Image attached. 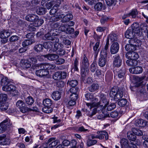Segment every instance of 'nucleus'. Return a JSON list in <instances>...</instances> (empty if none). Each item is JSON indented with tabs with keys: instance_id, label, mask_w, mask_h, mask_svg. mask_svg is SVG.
<instances>
[{
	"instance_id": "1",
	"label": "nucleus",
	"mask_w": 148,
	"mask_h": 148,
	"mask_svg": "<svg viewBox=\"0 0 148 148\" xmlns=\"http://www.w3.org/2000/svg\"><path fill=\"white\" fill-rule=\"evenodd\" d=\"M106 95L103 94L100 95V101L97 103H86V105L90 109L94 107L98 106L97 108H100L102 110L105 108V106L107 103Z\"/></svg>"
},
{
	"instance_id": "2",
	"label": "nucleus",
	"mask_w": 148,
	"mask_h": 148,
	"mask_svg": "<svg viewBox=\"0 0 148 148\" xmlns=\"http://www.w3.org/2000/svg\"><path fill=\"white\" fill-rule=\"evenodd\" d=\"M110 96L116 101L121 98L123 96L122 91L120 89L117 90V88H112L110 92Z\"/></svg>"
},
{
	"instance_id": "3",
	"label": "nucleus",
	"mask_w": 148,
	"mask_h": 148,
	"mask_svg": "<svg viewBox=\"0 0 148 148\" xmlns=\"http://www.w3.org/2000/svg\"><path fill=\"white\" fill-rule=\"evenodd\" d=\"M2 89L4 91L10 92L12 96H15L18 95L19 92L16 87L10 83L3 86Z\"/></svg>"
},
{
	"instance_id": "4",
	"label": "nucleus",
	"mask_w": 148,
	"mask_h": 148,
	"mask_svg": "<svg viewBox=\"0 0 148 148\" xmlns=\"http://www.w3.org/2000/svg\"><path fill=\"white\" fill-rule=\"evenodd\" d=\"M16 106L20 109L21 112L25 113L28 111H34L35 110L33 108H28L26 107L24 102L21 100H18L16 103Z\"/></svg>"
},
{
	"instance_id": "5",
	"label": "nucleus",
	"mask_w": 148,
	"mask_h": 148,
	"mask_svg": "<svg viewBox=\"0 0 148 148\" xmlns=\"http://www.w3.org/2000/svg\"><path fill=\"white\" fill-rule=\"evenodd\" d=\"M38 65L40 69L36 71L35 74L37 76L40 77H42L47 75L49 74V72L48 70L45 68H42L43 66L42 64H38Z\"/></svg>"
},
{
	"instance_id": "6",
	"label": "nucleus",
	"mask_w": 148,
	"mask_h": 148,
	"mask_svg": "<svg viewBox=\"0 0 148 148\" xmlns=\"http://www.w3.org/2000/svg\"><path fill=\"white\" fill-rule=\"evenodd\" d=\"M67 73L64 71H58L56 72L53 75V78L55 80H59L65 79Z\"/></svg>"
},
{
	"instance_id": "7",
	"label": "nucleus",
	"mask_w": 148,
	"mask_h": 148,
	"mask_svg": "<svg viewBox=\"0 0 148 148\" xmlns=\"http://www.w3.org/2000/svg\"><path fill=\"white\" fill-rule=\"evenodd\" d=\"M97 134L98 135H91V136L92 138L93 139L95 138H98L100 139H102L103 138L105 137L106 140L108 139V133L105 131L98 132H97Z\"/></svg>"
},
{
	"instance_id": "8",
	"label": "nucleus",
	"mask_w": 148,
	"mask_h": 148,
	"mask_svg": "<svg viewBox=\"0 0 148 148\" xmlns=\"http://www.w3.org/2000/svg\"><path fill=\"white\" fill-rule=\"evenodd\" d=\"M12 125L10 123V120L6 119L0 123V134L2 133L5 131L7 127H9Z\"/></svg>"
},
{
	"instance_id": "9",
	"label": "nucleus",
	"mask_w": 148,
	"mask_h": 148,
	"mask_svg": "<svg viewBox=\"0 0 148 148\" xmlns=\"http://www.w3.org/2000/svg\"><path fill=\"white\" fill-rule=\"evenodd\" d=\"M113 65L115 67H119L121 66L122 64V60L120 57L118 55L114 56Z\"/></svg>"
},
{
	"instance_id": "10",
	"label": "nucleus",
	"mask_w": 148,
	"mask_h": 148,
	"mask_svg": "<svg viewBox=\"0 0 148 148\" xmlns=\"http://www.w3.org/2000/svg\"><path fill=\"white\" fill-rule=\"evenodd\" d=\"M29 58L28 59V61L29 62L32 63H35L37 62V59H38L39 61H42V56L39 55H34L32 56V55H29Z\"/></svg>"
},
{
	"instance_id": "11",
	"label": "nucleus",
	"mask_w": 148,
	"mask_h": 148,
	"mask_svg": "<svg viewBox=\"0 0 148 148\" xmlns=\"http://www.w3.org/2000/svg\"><path fill=\"white\" fill-rule=\"evenodd\" d=\"M82 67L83 69L81 70L82 73L83 72V73L85 71V69L88 68L89 66V63L87 58L85 54L84 56L83 59L82 60Z\"/></svg>"
},
{
	"instance_id": "12",
	"label": "nucleus",
	"mask_w": 148,
	"mask_h": 148,
	"mask_svg": "<svg viewBox=\"0 0 148 148\" xmlns=\"http://www.w3.org/2000/svg\"><path fill=\"white\" fill-rule=\"evenodd\" d=\"M43 39L45 40H51L52 41L51 42L53 41L56 42L59 41V39L58 38L53 36H51L49 32L47 33L43 37Z\"/></svg>"
},
{
	"instance_id": "13",
	"label": "nucleus",
	"mask_w": 148,
	"mask_h": 148,
	"mask_svg": "<svg viewBox=\"0 0 148 148\" xmlns=\"http://www.w3.org/2000/svg\"><path fill=\"white\" fill-rule=\"evenodd\" d=\"M130 28L135 32L136 34L138 35L140 34L141 29L139 25L137 23L133 24L131 25V28Z\"/></svg>"
},
{
	"instance_id": "14",
	"label": "nucleus",
	"mask_w": 148,
	"mask_h": 148,
	"mask_svg": "<svg viewBox=\"0 0 148 148\" xmlns=\"http://www.w3.org/2000/svg\"><path fill=\"white\" fill-rule=\"evenodd\" d=\"M136 33L132 29L129 28L125 33V37L129 39H133L135 37Z\"/></svg>"
},
{
	"instance_id": "15",
	"label": "nucleus",
	"mask_w": 148,
	"mask_h": 148,
	"mask_svg": "<svg viewBox=\"0 0 148 148\" xmlns=\"http://www.w3.org/2000/svg\"><path fill=\"white\" fill-rule=\"evenodd\" d=\"M42 58L45 57L49 60L54 61L59 58V56L55 54H48L47 55H42Z\"/></svg>"
},
{
	"instance_id": "16",
	"label": "nucleus",
	"mask_w": 148,
	"mask_h": 148,
	"mask_svg": "<svg viewBox=\"0 0 148 148\" xmlns=\"http://www.w3.org/2000/svg\"><path fill=\"white\" fill-rule=\"evenodd\" d=\"M107 57L105 56H103L102 55H101L98 62L99 65L100 67H103L107 62Z\"/></svg>"
},
{
	"instance_id": "17",
	"label": "nucleus",
	"mask_w": 148,
	"mask_h": 148,
	"mask_svg": "<svg viewBox=\"0 0 148 148\" xmlns=\"http://www.w3.org/2000/svg\"><path fill=\"white\" fill-rule=\"evenodd\" d=\"M119 48V45L117 42H114L111 45L110 47V52L112 54L117 53Z\"/></svg>"
},
{
	"instance_id": "18",
	"label": "nucleus",
	"mask_w": 148,
	"mask_h": 148,
	"mask_svg": "<svg viewBox=\"0 0 148 148\" xmlns=\"http://www.w3.org/2000/svg\"><path fill=\"white\" fill-rule=\"evenodd\" d=\"M85 97L87 100H90L92 101H94L92 103H96L98 100L97 98L94 97V95L92 93H91L89 92L86 94L85 95Z\"/></svg>"
},
{
	"instance_id": "19",
	"label": "nucleus",
	"mask_w": 148,
	"mask_h": 148,
	"mask_svg": "<svg viewBox=\"0 0 148 148\" xmlns=\"http://www.w3.org/2000/svg\"><path fill=\"white\" fill-rule=\"evenodd\" d=\"M73 18V16L72 14L71 13H68L62 18L61 21L62 23H67L72 20Z\"/></svg>"
},
{
	"instance_id": "20",
	"label": "nucleus",
	"mask_w": 148,
	"mask_h": 148,
	"mask_svg": "<svg viewBox=\"0 0 148 148\" xmlns=\"http://www.w3.org/2000/svg\"><path fill=\"white\" fill-rule=\"evenodd\" d=\"M147 124V122L143 119H140L136 120L135 122V125L138 127H144Z\"/></svg>"
},
{
	"instance_id": "21",
	"label": "nucleus",
	"mask_w": 148,
	"mask_h": 148,
	"mask_svg": "<svg viewBox=\"0 0 148 148\" xmlns=\"http://www.w3.org/2000/svg\"><path fill=\"white\" fill-rule=\"evenodd\" d=\"M143 70V68L141 66H137L129 69V71L131 73L135 74H138L141 73Z\"/></svg>"
},
{
	"instance_id": "22",
	"label": "nucleus",
	"mask_w": 148,
	"mask_h": 148,
	"mask_svg": "<svg viewBox=\"0 0 148 148\" xmlns=\"http://www.w3.org/2000/svg\"><path fill=\"white\" fill-rule=\"evenodd\" d=\"M58 143V141L55 140V138H51L49 139L46 142L47 146H49V147H52L55 146Z\"/></svg>"
},
{
	"instance_id": "23",
	"label": "nucleus",
	"mask_w": 148,
	"mask_h": 148,
	"mask_svg": "<svg viewBox=\"0 0 148 148\" xmlns=\"http://www.w3.org/2000/svg\"><path fill=\"white\" fill-rule=\"evenodd\" d=\"M38 18V16L35 14H31L27 15L25 17V19L28 21L34 22L35 20Z\"/></svg>"
},
{
	"instance_id": "24",
	"label": "nucleus",
	"mask_w": 148,
	"mask_h": 148,
	"mask_svg": "<svg viewBox=\"0 0 148 148\" xmlns=\"http://www.w3.org/2000/svg\"><path fill=\"white\" fill-rule=\"evenodd\" d=\"M120 143L121 146L122 148H127L129 146L131 148L132 146V145L131 144L130 145L129 144L127 140L125 138L122 139L121 140Z\"/></svg>"
},
{
	"instance_id": "25",
	"label": "nucleus",
	"mask_w": 148,
	"mask_h": 148,
	"mask_svg": "<svg viewBox=\"0 0 148 148\" xmlns=\"http://www.w3.org/2000/svg\"><path fill=\"white\" fill-rule=\"evenodd\" d=\"M43 65L42 68H45L48 71L49 70L54 69L56 66L54 64H50L49 63L42 64Z\"/></svg>"
},
{
	"instance_id": "26",
	"label": "nucleus",
	"mask_w": 148,
	"mask_h": 148,
	"mask_svg": "<svg viewBox=\"0 0 148 148\" xmlns=\"http://www.w3.org/2000/svg\"><path fill=\"white\" fill-rule=\"evenodd\" d=\"M63 24L62 26L60 28L62 31H64L66 28L72 27L75 24V23L73 21H69V22Z\"/></svg>"
},
{
	"instance_id": "27",
	"label": "nucleus",
	"mask_w": 148,
	"mask_h": 148,
	"mask_svg": "<svg viewBox=\"0 0 148 148\" xmlns=\"http://www.w3.org/2000/svg\"><path fill=\"white\" fill-rule=\"evenodd\" d=\"M127 137L130 140L135 141L136 138V136L133 131L128 132L127 133Z\"/></svg>"
},
{
	"instance_id": "28",
	"label": "nucleus",
	"mask_w": 148,
	"mask_h": 148,
	"mask_svg": "<svg viewBox=\"0 0 148 148\" xmlns=\"http://www.w3.org/2000/svg\"><path fill=\"white\" fill-rule=\"evenodd\" d=\"M99 88V86L97 84H93L88 87L89 90L93 92L97 90Z\"/></svg>"
},
{
	"instance_id": "29",
	"label": "nucleus",
	"mask_w": 148,
	"mask_h": 148,
	"mask_svg": "<svg viewBox=\"0 0 148 148\" xmlns=\"http://www.w3.org/2000/svg\"><path fill=\"white\" fill-rule=\"evenodd\" d=\"M52 98L55 100H58L61 97L60 93L58 91L54 92L52 94Z\"/></svg>"
},
{
	"instance_id": "30",
	"label": "nucleus",
	"mask_w": 148,
	"mask_h": 148,
	"mask_svg": "<svg viewBox=\"0 0 148 148\" xmlns=\"http://www.w3.org/2000/svg\"><path fill=\"white\" fill-rule=\"evenodd\" d=\"M126 63L128 66H133L136 65L138 62L136 60L130 59L127 60L126 62Z\"/></svg>"
},
{
	"instance_id": "31",
	"label": "nucleus",
	"mask_w": 148,
	"mask_h": 148,
	"mask_svg": "<svg viewBox=\"0 0 148 148\" xmlns=\"http://www.w3.org/2000/svg\"><path fill=\"white\" fill-rule=\"evenodd\" d=\"M125 49L129 52H132L135 50V47L132 44H127L125 46Z\"/></svg>"
},
{
	"instance_id": "32",
	"label": "nucleus",
	"mask_w": 148,
	"mask_h": 148,
	"mask_svg": "<svg viewBox=\"0 0 148 148\" xmlns=\"http://www.w3.org/2000/svg\"><path fill=\"white\" fill-rule=\"evenodd\" d=\"M52 103V101L49 98L45 99L43 101V104L45 106H51Z\"/></svg>"
},
{
	"instance_id": "33",
	"label": "nucleus",
	"mask_w": 148,
	"mask_h": 148,
	"mask_svg": "<svg viewBox=\"0 0 148 148\" xmlns=\"http://www.w3.org/2000/svg\"><path fill=\"white\" fill-rule=\"evenodd\" d=\"M7 98V95L6 94H0V104H2L5 103Z\"/></svg>"
},
{
	"instance_id": "34",
	"label": "nucleus",
	"mask_w": 148,
	"mask_h": 148,
	"mask_svg": "<svg viewBox=\"0 0 148 148\" xmlns=\"http://www.w3.org/2000/svg\"><path fill=\"white\" fill-rule=\"evenodd\" d=\"M107 107V109L109 111L113 110L116 107V105L114 103H109L107 102L106 105L105 106V108Z\"/></svg>"
},
{
	"instance_id": "35",
	"label": "nucleus",
	"mask_w": 148,
	"mask_h": 148,
	"mask_svg": "<svg viewBox=\"0 0 148 148\" xmlns=\"http://www.w3.org/2000/svg\"><path fill=\"white\" fill-rule=\"evenodd\" d=\"M59 40L58 42H56L53 41L52 43H54V47L55 48V50L56 51L58 50V49H60L62 48L63 47V45L61 43L59 42Z\"/></svg>"
},
{
	"instance_id": "36",
	"label": "nucleus",
	"mask_w": 148,
	"mask_h": 148,
	"mask_svg": "<svg viewBox=\"0 0 148 148\" xmlns=\"http://www.w3.org/2000/svg\"><path fill=\"white\" fill-rule=\"evenodd\" d=\"M43 48V46L42 44H37L36 45L34 48V50L37 52L42 51Z\"/></svg>"
},
{
	"instance_id": "37",
	"label": "nucleus",
	"mask_w": 148,
	"mask_h": 148,
	"mask_svg": "<svg viewBox=\"0 0 148 148\" xmlns=\"http://www.w3.org/2000/svg\"><path fill=\"white\" fill-rule=\"evenodd\" d=\"M11 34L10 32L8 31H4L0 35V37L1 38H8Z\"/></svg>"
},
{
	"instance_id": "38",
	"label": "nucleus",
	"mask_w": 148,
	"mask_h": 148,
	"mask_svg": "<svg viewBox=\"0 0 148 148\" xmlns=\"http://www.w3.org/2000/svg\"><path fill=\"white\" fill-rule=\"evenodd\" d=\"M34 42L31 40H25L22 42V45L23 47L29 45L34 43Z\"/></svg>"
},
{
	"instance_id": "39",
	"label": "nucleus",
	"mask_w": 148,
	"mask_h": 148,
	"mask_svg": "<svg viewBox=\"0 0 148 148\" xmlns=\"http://www.w3.org/2000/svg\"><path fill=\"white\" fill-rule=\"evenodd\" d=\"M108 38L112 42H114L117 40V36L114 33H111L109 35Z\"/></svg>"
},
{
	"instance_id": "40",
	"label": "nucleus",
	"mask_w": 148,
	"mask_h": 148,
	"mask_svg": "<svg viewBox=\"0 0 148 148\" xmlns=\"http://www.w3.org/2000/svg\"><path fill=\"white\" fill-rule=\"evenodd\" d=\"M62 25L63 24H62L60 23L54 22L52 23L51 26L52 28H58L59 29L62 31V30L60 28Z\"/></svg>"
},
{
	"instance_id": "41",
	"label": "nucleus",
	"mask_w": 148,
	"mask_h": 148,
	"mask_svg": "<svg viewBox=\"0 0 148 148\" xmlns=\"http://www.w3.org/2000/svg\"><path fill=\"white\" fill-rule=\"evenodd\" d=\"M42 110L45 113H49L53 111V109L51 106H45L42 108Z\"/></svg>"
},
{
	"instance_id": "42",
	"label": "nucleus",
	"mask_w": 148,
	"mask_h": 148,
	"mask_svg": "<svg viewBox=\"0 0 148 148\" xmlns=\"http://www.w3.org/2000/svg\"><path fill=\"white\" fill-rule=\"evenodd\" d=\"M10 83V82L9 81L8 79L5 77H3L1 80V84L2 87L5 86V85H8V84Z\"/></svg>"
},
{
	"instance_id": "43",
	"label": "nucleus",
	"mask_w": 148,
	"mask_h": 148,
	"mask_svg": "<svg viewBox=\"0 0 148 148\" xmlns=\"http://www.w3.org/2000/svg\"><path fill=\"white\" fill-rule=\"evenodd\" d=\"M34 25L36 27H38L41 26L44 23V21L42 19L38 18L37 20H35L34 21Z\"/></svg>"
},
{
	"instance_id": "44",
	"label": "nucleus",
	"mask_w": 148,
	"mask_h": 148,
	"mask_svg": "<svg viewBox=\"0 0 148 148\" xmlns=\"http://www.w3.org/2000/svg\"><path fill=\"white\" fill-rule=\"evenodd\" d=\"M109 117L110 114H109L107 113L106 114H104L103 112H102V114L97 115V119L101 120H103L105 118Z\"/></svg>"
},
{
	"instance_id": "45",
	"label": "nucleus",
	"mask_w": 148,
	"mask_h": 148,
	"mask_svg": "<svg viewBox=\"0 0 148 148\" xmlns=\"http://www.w3.org/2000/svg\"><path fill=\"white\" fill-rule=\"evenodd\" d=\"M46 10L45 8L41 7L37 9L36 12L39 15L43 14H45Z\"/></svg>"
},
{
	"instance_id": "46",
	"label": "nucleus",
	"mask_w": 148,
	"mask_h": 148,
	"mask_svg": "<svg viewBox=\"0 0 148 148\" xmlns=\"http://www.w3.org/2000/svg\"><path fill=\"white\" fill-rule=\"evenodd\" d=\"M26 103L28 105H31L33 103L34 100L33 98L29 96L25 99Z\"/></svg>"
},
{
	"instance_id": "47",
	"label": "nucleus",
	"mask_w": 148,
	"mask_h": 148,
	"mask_svg": "<svg viewBox=\"0 0 148 148\" xmlns=\"http://www.w3.org/2000/svg\"><path fill=\"white\" fill-rule=\"evenodd\" d=\"M97 68L98 67L96 63L95 62H93L90 65V70L91 72L94 73Z\"/></svg>"
},
{
	"instance_id": "48",
	"label": "nucleus",
	"mask_w": 148,
	"mask_h": 148,
	"mask_svg": "<svg viewBox=\"0 0 148 148\" xmlns=\"http://www.w3.org/2000/svg\"><path fill=\"white\" fill-rule=\"evenodd\" d=\"M67 83H69V85L72 87H75L78 84L77 81L75 79H73L71 81L68 80Z\"/></svg>"
},
{
	"instance_id": "49",
	"label": "nucleus",
	"mask_w": 148,
	"mask_h": 148,
	"mask_svg": "<svg viewBox=\"0 0 148 148\" xmlns=\"http://www.w3.org/2000/svg\"><path fill=\"white\" fill-rule=\"evenodd\" d=\"M74 31V29L73 27H67L65 28L64 31H62L66 32L68 34H71L73 33Z\"/></svg>"
},
{
	"instance_id": "50",
	"label": "nucleus",
	"mask_w": 148,
	"mask_h": 148,
	"mask_svg": "<svg viewBox=\"0 0 148 148\" xmlns=\"http://www.w3.org/2000/svg\"><path fill=\"white\" fill-rule=\"evenodd\" d=\"M125 70L124 68L120 70L118 72V76L119 78H122L124 77L125 75Z\"/></svg>"
},
{
	"instance_id": "51",
	"label": "nucleus",
	"mask_w": 148,
	"mask_h": 148,
	"mask_svg": "<svg viewBox=\"0 0 148 148\" xmlns=\"http://www.w3.org/2000/svg\"><path fill=\"white\" fill-rule=\"evenodd\" d=\"M103 8V5L102 3L99 2L95 6V8L97 11H101Z\"/></svg>"
},
{
	"instance_id": "52",
	"label": "nucleus",
	"mask_w": 148,
	"mask_h": 148,
	"mask_svg": "<svg viewBox=\"0 0 148 148\" xmlns=\"http://www.w3.org/2000/svg\"><path fill=\"white\" fill-rule=\"evenodd\" d=\"M132 131L134 133L135 135L138 136H141L143 135V133L142 131L136 128H133L132 130Z\"/></svg>"
},
{
	"instance_id": "53",
	"label": "nucleus",
	"mask_w": 148,
	"mask_h": 148,
	"mask_svg": "<svg viewBox=\"0 0 148 148\" xmlns=\"http://www.w3.org/2000/svg\"><path fill=\"white\" fill-rule=\"evenodd\" d=\"M61 17V16L60 15H54L51 17L50 21H56L60 19Z\"/></svg>"
},
{
	"instance_id": "54",
	"label": "nucleus",
	"mask_w": 148,
	"mask_h": 148,
	"mask_svg": "<svg viewBox=\"0 0 148 148\" xmlns=\"http://www.w3.org/2000/svg\"><path fill=\"white\" fill-rule=\"evenodd\" d=\"M127 103V101L126 99H122L118 102V104L121 107H123Z\"/></svg>"
},
{
	"instance_id": "55",
	"label": "nucleus",
	"mask_w": 148,
	"mask_h": 148,
	"mask_svg": "<svg viewBox=\"0 0 148 148\" xmlns=\"http://www.w3.org/2000/svg\"><path fill=\"white\" fill-rule=\"evenodd\" d=\"M138 54L136 52L132 51L131 52V59L136 60L138 58Z\"/></svg>"
},
{
	"instance_id": "56",
	"label": "nucleus",
	"mask_w": 148,
	"mask_h": 148,
	"mask_svg": "<svg viewBox=\"0 0 148 148\" xmlns=\"http://www.w3.org/2000/svg\"><path fill=\"white\" fill-rule=\"evenodd\" d=\"M143 138L144 140L143 142V146L145 148H148V136H143Z\"/></svg>"
},
{
	"instance_id": "57",
	"label": "nucleus",
	"mask_w": 148,
	"mask_h": 148,
	"mask_svg": "<svg viewBox=\"0 0 148 148\" xmlns=\"http://www.w3.org/2000/svg\"><path fill=\"white\" fill-rule=\"evenodd\" d=\"M131 41L133 42H134L135 43V44H134L133 45H135L136 46H139L141 44V40L137 38H135L134 39H132Z\"/></svg>"
},
{
	"instance_id": "58",
	"label": "nucleus",
	"mask_w": 148,
	"mask_h": 148,
	"mask_svg": "<svg viewBox=\"0 0 148 148\" xmlns=\"http://www.w3.org/2000/svg\"><path fill=\"white\" fill-rule=\"evenodd\" d=\"M77 131L79 132H89V130L87 129H85L83 126L79 127L77 128Z\"/></svg>"
},
{
	"instance_id": "59",
	"label": "nucleus",
	"mask_w": 148,
	"mask_h": 148,
	"mask_svg": "<svg viewBox=\"0 0 148 148\" xmlns=\"http://www.w3.org/2000/svg\"><path fill=\"white\" fill-rule=\"evenodd\" d=\"M22 65L24 68L26 69L29 68L31 66L29 62L26 60H25L23 62H22Z\"/></svg>"
},
{
	"instance_id": "60",
	"label": "nucleus",
	"mask_w": 148,
	"mask_h": 148,
	"mask_svg": "<svg viewBox=\"0 0 148 148\" xmlns=\"http://www.w3.org/2000/svg\"><path fill=\"white\" fill-rule=\"evenodd\" d=\"M58 6H56V5H54L50 11V14L52 15L55 14L58 11Z\"/></svg>"
},
{
	"instance_id": "61",
	"label": "nucleus",
	"mask_w": 148,
	"mask_h": 148,
	"mask_svg": "<svg viewBox=\"0 0 148 148\" xmlns=\"http://www.w3.org/2000/svg\"><path fill=\"white\" fill-rule=\"evenodd\" d=\"M138 13L137 10L135 9L133 10L131 12L129 13L130 14V16L131 15L133 18H135L137 16Z\"/></svg>"
},
{
	"instance_id": "62",
	"label": "nucleus",
	"mask_w": 148,
	"mask_h": 148,
	"mask_svg": "<svg viewBox=\"0 0 148 148\" xmlns=\"http://www.w3.org/2000/svg\"><path fill=\"white\" fill-rule=\"evenodd\" d=\"M79 89L77 87H72L69 90V92L71 94L77 93Z\"/></svg>"
},
{
	"instance_id": "63",
	"label": "nucleus",
	"mask_w": 148,
	"mask_h": 148,
	"mask_svg": "<svg viewBox=\"0 0 148 148\" xmlns=\"http://www.w3.org/2000/svg\"><path fill=\"white\" fill-rule=\"evenodd\" d=\"M97 142V140H91L89 139L87 140V144L88 146H90L95 144Z\"/></svg>"
},
{
	"instance_id": "64",
	"label": "nucleus",
	"mask_w": 148,
	"mask_h": 148,
	"mask_svg": "<svg viewBox=\"0 0 148 148\" xmlns=\"http://www.w3.org/2000/svg\"><path fill=\"white\" fill-rule=\"evenodd\" d=\"M100 42H97L93 47V49L95 51L96 53H97L99 52V49L98 48Z\"/></svg>"
}]
</instances>
